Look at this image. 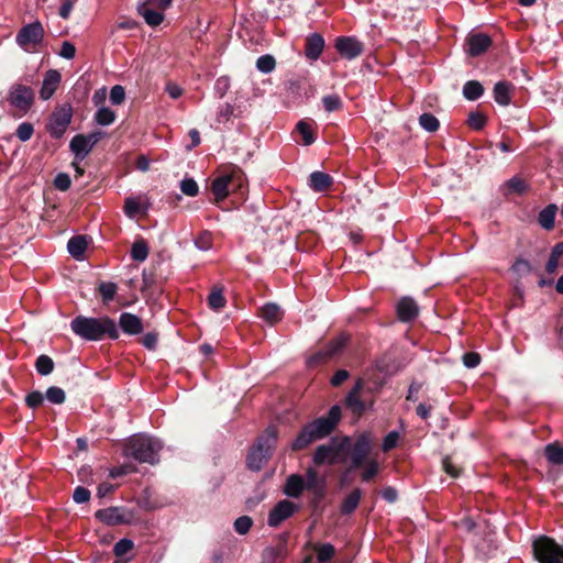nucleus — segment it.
Listing matches in <instances>:
<instances>
[{
  "mask_svg": "<svg viewBox=\"0 0 563 563\" xmlns=\"http://www.w3.org/2000/svg\"><path fill=\"white\" fill-rule=\"evenodd\" d=\"M341 419V408L333 406L325 417H320L307 423L291 444L294 451L302 450L312 442L328 437Z\"/></svg>",
  "mask_w": 563,
  "mask_h": 563,
  "instance_id": "1",
  "label": "nucleus"
},
{
  "mask_svg": "<svg viewBox=\"0 0 563 563\" xmlns=\"http://www.w3.org/2000/svg\"><path fill=\"white\" fill-rule=\"evenodd\" d=\"M70 329L76 335L87 341H100L106 335L112 340L119 338L117 323L109 317L77 316L71 320Z\"/></svg>",
  "mask_w": 563,
  "mask_h": 563,
  "instance_id": "2",
  "label": "nucleus"
},
{
  "mask_svg": "<svg viewBox=\"0 0 563 563\" xmlns=\"http://www.w3.org/2000/svg\"><path fill=\"white\" fill-rule=\"evenodd\" d=\"M162 449L159 440L137 434L132 437L126 446L125 453L139 462L154 464L158 461V452Z\"/></svg>",
  "mask_w": 563,
  "mask_h": 563,
  "instance_id": "3",
  "label": "nucleus"
},
{
  "mask_svg": "<svg viewBox=\"0 0 563 563\" xmlns=\"http://www.w3.org/2000/svg\"><path fill=\"white\" fill-rule=\"evenodd\" d=\"M277 430L275 427H268L265 433L257 440L256 445L251 450L247 456V465L253 471H260L263 464L272 455L276 442Z\"/></svg>",
  "mask_w": 563,
  "mask_h": 563,
  "instance_id": "4",
  "label": "nucleus"
},
{
  "mask_svg": "<svg viewBox=\"0 0 563 563\" xmlns=\"http://www.w3.org/2000/svg\"><path fill=\"white\" fill-rule=\"evenodd\" d=\"M245 181L244 174L239 168H233L231 172L216 177L211 183V191L216 201L224 200L230 192L242 190Z\"/></svg>",
  "mask_w": 563,
  "mask_h": 563,
  "instance_id": "5",
  "label": "nucleus"
},
{
  "mask_svg": "<svg viewBox=\"0 0 563 563\" xmlns=\"http://www.w3.org/2000/svg\"><path fill=\"white\" fill-rule=\"evenodd\" d=\"M5 101L12 108V115L21 118L31 109L34 102V92L31 87L15 82L10 86Z\"/></svg>",
  "mask_w": 563,
  "mask_h": 563,
  "instance_id": "6",
  "label": "nucleus"
},
{
  "mask_svg": "<svg viewBox=\"0 0 563 563\" xmlns=\"http://www.w3.org/2000/svg\"><path fill=\"white\" fill-rule=\"evenodd\" d=\"M44 27L40 21L24 25L16 34V44L25 52H35L44 40Z\"/></svg>",
  "mask_w": 563,
  "mask_h": 563,
  "instance_id": "7",
  "label": "nucleus"
},
{
  "mask_svg": "<svg viewBox=\"0 0 563 563\" xmlns=\"http://www.w3.org/2000/svg\"><path fill=\"white\" fill-rule=\"evenodd\" d=\"M347 443L349 439L345 438L341 441L332 439L327 444L319 445L313 454V463L316 465L336 463Z\"/></svg>",
  "mask_w": 563,
  "mask_h": 563,
  "instance_id": "8",
  "label": "nucleus"
},
{
  "mask_svg": "<svg viewBox=\"0 0 563 563\" xmlns=\"http://www.w3.org/2000/svg\"><path fill=\"white\" fill-rule=\"evenodd\" d=\"M102 136L103 132L101 131H96L87 135H75L69 143V148L75 155V158L78 161L85 159Z\"/></svg>",
  "mask_w": 563,
  "mask_h": 563,
  "instance_id": "9",
  "label": "nucleus"
},
{
  "mask_svg": "<svg viewBox=\"0 0 563 563\" xmlns=\"http://www.w3.org/2000/svg\"><path fill=\"white\" fill-rule=\"evenodd\" d=\"M71 117L73 110L69 106L60 107L54 111L47 126L49 134L55 139H59L70 124Z\"/></svg>",
  "mask_w": 563,
  "mask_h": 563,
  "instance_id": "10",
  "label": "nucleus"
},
{
  "mask_svg": "<svg viewBox=\"0 0 563 563\" xmlns=\"http://www.w3.org/2000/svg\"><path fill=\"white\" fill-rule=\"evenodd\" d=\"M96 518L108 526L131 523L133 516L120 507H109L96 512Z\"/></svg>",
  "mask_w": 563,
  "mask_h": 563,
  "instance_id": "11",
  "label": "nucleus"
},
{
  "mask_svg": "<svg viewBox=\"0 0 563 563\" xmlns=\"http://www.w3.org/2000/svg\"><path fill=\"white\" fill-rule=\"evenodd\" d=\"M372 450V440L368 434L364 433L360 435L351 451L352 466L351 468H357L363 466Z\"/></svg>",
  "mask_w": 563,
  "mask_h": 563,
  "instance_id": "12",
  "label": "nucleus"
},
{
  "mask_svg": "<svg viewBox=\"0 0 563 563\" xmlns=\"http://www.w3.org/2000/svg\"><path fill=\"white\" fill-rule=\"evenodd\" d=\"M297 508L292 501L287 499L280 500L268 514V526L273 528L278 527L283 521L291 517Z\"/></svg>",
  "mask_w": 563,
  "mask_h": 563,
  "instance_id": "13",
  "label": "nucleus"
},
{
  "mask_svg": "<svg viewBox=\"0 0 563 563\" xmlns=\"http://www.w3.org/2000/svg\"><path fill=\"white\" fill-rule=\"evenodd\" d=\"M150 208V199L146 195L128 197L124 200V213L133 219L141 214H146Z\"/></svg>",
  "mask_w": 563,
  "mask_h": 563,
  "instance_id": "14",
  "label": "nucleus"
},
{
  "mask_svg": "<svg viewBox=\"0 0 563 563\" xmlns=\"http://www.w3.org/2000/svg\"><path fill=\"white\" fill-rule=\"evenodd\" d=\"M347 339H349L347 335L340 334L333 341H331L329 343V345L323 351H320V352L316 353L314 355H312L309 358V364L323 362V361H327V360L333 357L334 355L339 354L345 346Z\"/></svg>",
  "mask_w": 563,
  "mask_h": 563,
  "instance_id": "15",
  "label": "nucleus"
},
{
  "mask_svg": "<svg viewBox=\"0 0 563 563\" xmlns=\"http://www.w3.org/2000/svg\"><path fill=\"white\" fill-rule=\"evenodd\" d=\"M335 48L341 56L353 59L362 54L363 44L354 37L342 36L336 38Z\"/></svg>",
  "mask_w": 563,
  "mask_h": 563,
  "instance_id": "16",
  "label": "nucleus"
},
{
  "mask_svg": "<svg viewBox=\"0 0 563 563\" xmlns=\"http://www.w3.org/2000/svg\"><path fill=\"white\" fill-rule=\"evenodd\" d=\"M466 52L471 56H479L492 45V40L483 33L470 34L466 38Z\"/></svg>",
  "mask_w": 563,
  "mask_h": 563,
  "instance_id": "17",
  "label": "nucleus"
},
{
  "mask_svg": "<svg viewBox=\"0 0 563 563\" xmlns=\"http://www.w3.org/2000/svg\"><path fill=\"white\" fill-rule=\"evenodd\" d=\"M60 74L55 69H51L45 74L40 90V97L43 100H48L54 95L60 82Z\"/></svg>",
  "mask_w": 563,
  "mask_h": 563,
  "instance_id": "18",
  "label": "nucleus"
},
{
  "mask_svg": "<svg viewBox=\"0 0 563 563\" xmlns=\"http://www.w3.org/2000/svg\"><path fill=\"white\" fill-rule=\"evenodd\" d=\"M119 325L122 331L129 335H135L143 331L142 320L130 312L121 313L119 318Z\"/></svg>",
  "mask_w": 563,
  "mask_h": 563,
  "instance_id": "19",
  "label": "nucleus"
},
{
  "mask_svg": "<svg viewBox=\"0 0 563 563\" xmlns=\"http://www.w3.org/2000/svg\"><path fill=\"white\" fill-rule=\"evenodd\" d=\"M418 305L412 298L404 297L399 300L397 305V314L401 321L408 322L413 320L418 316Z\"/></svg>",
  "mask_w": 563,
  "mask_h": 563,
  "instance_id": "20",
  "label": "nucleus"
},
{
  "mask_svg": "<svg viewBox=\"0 0 563 563\" xmlns=\"http://www.w3.org/2000/svg\"><path fill=\"white\" fill-rule=\"evenodd\" d=\"M323 48H324V40L320 34L313 33L307 37L306 48H305V54H306L307 58H309L311 60H317L320 57V55L322 54Z\"/></svg>",
  "mask_w": 563,
  "mask_h": 563,
  "instance_id": "21",
  "label": "nucleus"
},
{
  "mask_svg": "<svg viewBox=\"0 0 563 563\" xmlns=\"http://www.w3.org/2000/svg\"><path fill=\"white\" fill-rule=\"evenodd\" d=\"M514 85L508 81H498L494 87V99L500 106H508L511 101Z\"/></svg>",
  "mask_w": 563,
  "mask_h": 563,
  "instance_id": "22",
  "label": "nucleus"
},
{
  "mask_svg": "<svg viewBox=\"0 0 563 563\" xmlns=\"http://www.w3.org/2000/svg\"><path fill=\"white\" fill-rule=\"evenodd\" d=\"M305 489V479L302 476L292 474L288 476L284 486V493L288 497L297 498Z\"/></svg>",
  "mask_w": 563,
  "mask_h": 563,
  "instance_id": "23",
  "label": "nucleus"
},
{
  "mask_svg": "<svg viewBox=\"0 0 563 563\" xmlns=\"http://www.w3.org/2000/svg\"><path fill=\"white\" fill-rule=\"evenodd\" d=\"M137 12L143 16L145 22L151 26L159 25L164 20L163 11H156L150 8L147 3H139Z\"/></svg>",
  "mask_w": 563,
  "mask_h": 563,
  "instance_id": "24",
  "label": "nucleus"
},
{
  "mask_svg": "<svg viewBox=\"0 0 563 563\" xmlns=\"http://www.w3.org/2000/svg\"><path fill=\"white\" fill-rule=\"evenodd\" d=\"M296 129L302 137L303 145H311L316 141V123L309 120H300Z\"/></svg>",
  "mask_w": 563,
  "mask_h": 563,
  "instance_id": "25",
  "label": "nucleus"
},
{
  "mask_svg": "<svg viewBox=\"0 0 563 563\" xmlns=\"http://www.w3.org/2000/svg\"><path fill=\"white\" fill-rule=\"evenodd\" d=\"M284 312L276 303H266L261 309V318L269 324H275L283 319Z\"/></svg>",
  "mask_w": 563,
  "mask_h": 563,
  "instance_id": "26",
  "label": "nucleus"
},
{
  "mask_svg": "<svg viewBox=\"0 0 563 563\" xmlns=\"http://www.w3.org/2000/svg\"><path fill=\"white\" fill-rule=\"evenodd\" d=\"M332 185V177L322 172H313L309 176V186L314 191H323Z\"/></svg>",
  "mask_w": 563,
  "mask_h": 563,
  "instance_id": "27",
  "label": "nucleus"
},
{
  "mask_svg": "<svg viewBox=\"0 0 563 563\" xmlns=\"http://www.w3.org/2000/svg\"><path fill=\"white\" fill-rule=\"evenodd\" d=\"M544 455L550 464L563 465V446L559 442L547 444Z\"/></svg>",
  "mask_w": 563,
  "mask_h": 563,
  "instance_id": "28",
  "label": "nucleus"
},
{
  "mask_svg": "<svg viewBox=\"0 0 563 563\" xmlns=\"http://www.w3.org/2000/svg\"><path fill=\"white\" fill-rule=\"evenodd\" d=\"M88 242L85 236H73L67 243V250L73 257L80 260L87 249Z\"/></svg>",
  "mask_w": 563,
  "mask_h": 563,
  "instance_id": "29",
  "label": "nucleus"
},
{
  "mask_svg": "<svg viewBox=\"0 0 563 563\" xmlns=\"http://www.w3.org/2000/svg\"><path fill=\"white\" fill-rule=\"evenodd\" d=\"M363 387V382L357 380L354 388L346 396V405L353 411L361 413L364 410V404L358 398V393Z\"/></svg>",
  "mask_w": 563,
  "mask_h": 563,
  "instance_id": "30",
  "label": "nucleus"
},
{
  "mask_svg": "<svg viewBox=\"0 0 563 563\" xmlns=\"http://www.w3.org/2000/svg\"><path fill=\"white\" fill-rule=\"evenodd\" d=\"M556 211L558 207L555 205H549L539 213V223L543 229H553Z\"/></svg>",
  "mask_w": 563,
  "mask_h": 563,
  "instance_id": "31",
  "label": "nucleus"
},
{
  "mask_svg": "<svg viewBox=\"0 0 563 563\" xmlns=\"http://www.w3.org/2000/svg\"><path fill=\"white\" fill-rule=\"evenodd\" d=\"M227 303V299L223 296V288L220 286H214L209 296H208V305L211 309L218 311L222 309Z\"/></svg>",
  "mask_w": 563,
  "mask_h": 563,
  "instance_id": "32",
  "label": "nucleus"
},
{
  "mask_svg": "<svg viewBox=\"0 0 563 563\" xmlns=\"http://www.w3.org/2000/svg\"><path fill=\"white\" fill-rule=\"evenodd\" d=\"M362 492L361 489L356 488L353 492H351L343 500L341 505V511L345 515H349L353 512L361 499Z\"/></svg>",
  "mask_w": 563,
  "mask_h": 563,
  "instance_id": "33",
  "label": "nucleus"
},
{
  "mask_svg": "<svg viewBox=\"0 0 563 563\" xmlns=\"http://www.w3.org/2000/svg\"><path fill=\"white\" fill-rule=\"evenodd\" d=\"M483 86L476 80H470L463 87V96L467 100H476L483 95Z\"/></svg>",
  "mask_w": 563,
  "mask_h": 563,
  "instance_id": "34",
  "label": "nucleus"
},
{
  "mask_svg": "<svg viewBox=\"0 0 563 563\" xmlns=\"http://www.w3.org/2000/svg\"><path fill=\"white\" fill-rule=\"evenodd\" d=\"M115 112L110 108L101 107L95 114V121L99 125H110L115 120Z\"/></svg>",
  "mask_w": 563,
  "mask_h": 563,
  "instance_id": "35",
  "label": "nucleus"
},
{
  "mask_svg": "<svg viewBox=\"0 0 563 563\" xmlns=\"http://www.w3.org/2000/svg\"><path fill=\"white\" fill-rule=\"evenodd\" d=\"M148 256V247L145 241L140 240L133 243L131 249V257L134 261L143 262Z\"/></svg>",
  "mask_w": 563,
  "mask_h": 563,
  "instance_id": "36",
  "label": "nucleus"
},
{
  "mask_svg": "<svg viewBox=\"0 0 563 563\" xmlns=\"http://www.w3.org/2000/svg\"><path fill=\"white\" fill-rule=\"evenodd\" d=\"M35 367L38 374L46 376L53 372L54 362L47 355H40L36 358Z\"/></svg>",
  "mask_w": 563,
  "mask_h": 563,
  "instance_id": "37",
  "label": "nucleus"
},
{
  "mask_svg": "<svg viewBox=\"0 0 563 563\" xmlns=\"http://www.w3.org/2000/svg\"><path fill=\"white\" fill-rule=\"evenodd\" d=\"M420 126L428 132H435L439 126V120L431 113H423L419 117Z\"/></svg>",
  "mask_w": 563,
  "mask_h": 563,
  "instance_id": "38",
  "label": "nucleus"
},
{
  "mask_svg": "<svg viewBox=\"0 0 563 563\" xmlns=\"http://www.w3.org/2000/svg\"><path fill=\"white\" fill-rule=\"evenodd\" d=\"M98 289H99V292H100V295L102 297V300L104 302H109V301H111L114 298V296L117 294V290H118V287H117V285L114 283H111V282H107L106 283V282H103V283L99 284Z\"/></svg>",
  "mask_w": 563,
  "mask_h": 563,
  "instance_id": "39",
  "label": "nucleus"
},
{
  "mask_svg": "<svg viewBox=\"0 0 563 563\" xmlns=\"http://www.w3.org/2000/svg\"><path fill=\"white\" fill-rule=\"evenodd\" d=\"M276 66L275 58L272 55H263L257 58L256 67L260 71L268 74L274 70Z\"/></svg>",
  "mask_w": 563,
  "mask_h": 563,
  "instance_id": "40",
  "label": "nucleus"
},
{
  "mask_svg": "<svg viewBox=\"0 0 563 563\" xmlns=\"http://www.w3.org/2000/svg\"><path fill=\"white\" fill-rule=\"evenodd\" d=\"M322 104L327 112H333L342 108V100L338 95H328L322 98Z\"/></svg>",
  "mask_w": 563,
  "mask_h": 563,
  "instance_id": "41",
  "label": "nucleus"
},
{
  "mask_svg": "<svg viewBox=\"0 0 563 563\" xmlns=\"http://www.w3.org/2000/svg\"><path fill=\"white\" fill-rule=\"evenodd\" d=\"M486 122H487V118L482 112L476 111V112H471L468 114L467 123L473 130H476V131L482 130L485 126Z\"/></svg>",
  "mask_w": 563,
  "mask_h": 563,
  "instance_id": "42",
  "label": "nucleus"
},
{
  "mask_svg": "<svg viewBox=\"0 0 563 563\" xmlns=\"http://www.w3.org/2000/svg\"><path fill=\"white\" fill-rule=\"evenodd\" d=\"M180 190L186 196L196 197L199 192V187L194 178H185L180 181Z\"/></svg>",
  "mask_w": 563,
  "mask_h": 563,
  "instance_id": "43",
  "label": "nucleus"
},
{
  "mask_svg": "<svg viewBox=\"0 0 563 563\" xmlns=\"http://www.w3.org/2000/svg\"><path fill=\"white\" fill-rule=\"evenodd\" d=\"M45 396L48 399V401H51L52 404H56V405L63 404L66 398L65 391L62 388L56 387V386L49 387L46 390Z\"/></svg>",
  "mask_w": 563,
  "mask_h": 563,
  "instance_id": "44",
  "label": "nucleus"
},
{
  "mask_svg": "<svg viewBox=\"0 0 563 563\" xmlns=\"http://www.w3.org/2000/svg\"><path fill=\"white\" fill-rule=\"evenodd\" d=\"M195 245L201 251L212 247V234L209 231L201 232L195 240Z\"/></svg>",
  "mask_w": 563,
  "mask_h": 563,
  "instance_id": "45",
  "label": "nucleus"
},
{
  "mask_svg": "<svg viewBox=\"0 0 563 563\" xmlns=\"http://www.w3.org/2000/svg\"><path fill=\"white\" fill-rule=\"evenodd\" d=\"M252 525L253 520L251 517L242 516L234 521V529L239 534H245L250 531Z\"/></svg>",
  "mask_w": 563,
  "mask_h": 563,
  "instance_id": "46",
  "label": "nucleus"
},
{
  "mask_svg": "<svg viewBox=\"0 0 563 563\" xmlns=\"http://www.w3.org/2000/svg\"><path fill=\"white\" fill-rule=\"evenodd\" d=\"M335 553V549L330 543L319 545L317 549V558L319 562L329 561Z\"/></svg>",
  "mask_w": 563,
  "mask_h": 563,
  "instance_id": "47",
  "label": "nucleus"
},
{
  "mask_svg": "<svg viewBox=\"0 0 563 563\" xmlns=\"http://www.w3.org/2000/svg\"><path fill=\"white\" fill-rule=\"evenodd\" d=\"M364 465V471L362 473V479L364 482H368L372 479L378 472V463L376 460L372 459L367 461Z\"/></svg>",
  "mask_w": 563,
  "mask_h": 563,
  "instance_id": "48",
  "label": "nucleus"
},
{
  "mask_svg": "<svg viewBox=\"0 0 563 563\" xmlns=\"http://www.w3.org/2000/svg\"><path fill=\"white\" fill-rule=\"evenodd\" d=\"M305 488L317 492L318 488V473L314 468H308L306 472Z\"/></svg>",
  "mask_w": 563,
  "mask_h": 563,
  "instance_id": "49",
  "label": "nucleus"
},
{
  "mask_svg": "<svg viewBox=\"0 0 563 563\" xmlns=\"http://www.w3.org/2000/svg\"><path fill=\"white\" fill-rule=\"evenodd\" d=\"M33 132V125L29 122H23L16 129V136L20 141L26 142L32 137Z\"/></svg>",
  "mask_w": 563,
  "mask_h": 563,
  "instance_id": "50",
  "label": "nucleus"
},
{
  "mask_svg": "<svg viewBox=\"0 0 563 563\" xmlns=\"http://www.w3.org/2000/svg\"><path fill=\"white\" fill-rule=\"evenodd\" d=\"M133 549V542L129 539L119 540L113 548V552L117 556H122Z\"/></svg>",
  "mask_w": 563,
  "mask_h": 563,
  "instance_id": "51",
  "label": "nucleus"
},
{
  "mask_svg": "<svg viewBox=\"0 0 563 563\" xmlns=\"http://www.w3.org/2000/svg\"><path fill=\"white\" fill-rule=\"evenodd\" d=\"M125 99V90L122 86L115 85L110 90V101L113 104H121Z\"/></svg>",
  "mask_w": 563,
  "mask_h": 563,
  "instance_id": "52",
  "label": "nucleus"
},
{
  "mask_svg": "<svg viewBox=\"0 0 563 563\" xmlns=\"http://www.w3.org/2000/svg\"><path fill=\"white\" fill-rule=\"evenodd\" d=\"M26 405L30 408H36L44 401V395L41 391H32L25 398Z\"/></svg>",
  "mask_w": 563,
  "mask_h": 563,
  "instance_id": "53",
  "label": "nucleus"
},
{
  "mask_svg": "<svg viewBox=\"0 0 563 563\" xmlns=\"http://www.w3.org/2000/svg\"><path fill=\"white\" fill-rule=\"evenodd\" d=\"M398 440H399V433L396 432V431H391L389 432L385 438H384V441H383V450L385 452L394 449L397 443H398Z\"/></svg>",
  "mask_w": 563,
  "mask_h": 563,
  "instance_id": "54",
  "label": "nucleus"
},
{
  "mask_svg": "<svg viewBox=\"0 0 563 563\" xmlns=\"http://www.w3.org/2000/svg\"><path fill=\"white\" fill-rule=\"evenodd\" d=\"M70 184V177L65 173H59L54 179L55 187L63 191L67 190Z\"/></svg>",
  "mask_w": 563,
  "mask_h": 563,
  "instance_id": "55",
  "label": "nucleus"
},
{
  "mask_svg": "<svg viewBox=\"0 0 563 563\" xmlns=\"http://www.w3.org/2000/svg\"><path fill=\"white\" fill-rule=\"evenodd\" d=\"M73 498L77 504L87 503L90 499V492L82 486H78L74 490Z\"/></svg>",
  "mask_w": 563,
  "mask_h": 563,
  "instance_id": "56",
  "label": "nucleus"
},
{
  "mask_svg": "<svg viewBox=\"0 0 563 563\" xmlns=\"http://www.w3.org/2000/svg\"><path fill=\"white\" fill-rule=\"evenodd\" d=\"M481 362V356L478 353L475 352H468L463 355V364L467 368H474L476 367Z\"/></svg>",
  "mask_w": 563,
  "mask_h": 563,
  "instance_id": "57",
  "label": "nucleus"
},
{
  "mask_svg": "<svg viewBox=\"0 0 563 563\" xmlns=\"http://www.w3.org/2000/svg\"><path fill=\"white\" fill-rule=\"evenodd\" d=\"M507 187L515 192H523L527 188L525 180L519 177H512L508 180Z\"/></svg>",
  "mask_w": 563,
  "mask_h": 563,
  "instance_id": "58",
  "label": "nucleus"
},
{
  "mask_svg": "<svg viewBox=\"0 0 563 563\" xmlns=\"http://www.w3.org/2000/svg\"><path fill=\"white\" fill-rule=\"evenodd\" d=\"M158 335L155 332H148L142 338V344L147 350H154L157 345Z\"/></svg>",
  "mask_w": 563,
  "mask_h": 563,
  "instance_id": "59",
  "label": "nucleus"
},
{
  "mask_svg": "<svg viewBox=\"0 0 563 563\" xmlns=\"http://www.w3.org/2000/svg\"><path fill=\"white\" fill-rule=\"evenodd\" d=\"M59 55L66 59H73L76 55V47L70 42H64Z\"/></svg>",
  "mask_w": 563,
  "mask_h": 563,
  "instance_id": "60",
  "label": "nucleus"
},
{
  "mask_svg": "<svg viewBox=\"0 0 563 563\" xmlns=\"http://www.w3.org/2000/svg\"><path fill=\"white\" fill-rule=\"evenodd\" d=\"M512 269L519 275H525L531 271V266L530 263L526 260H517L512 265Z\"/></svg>",
  "mask_w": 563,
  "mask_h": 563,
  "instance_id": "61",
  "label": "nucleus"
},
{
  "mask_svg": "<svg viewBox=\"0 0 563 563\" xmlns=\"http://www.w3.org/2000/svg\"><path fill=\"white\" fill-rule=\"evenodd\" d=\"M232 114H233V108L231 104L227 103L219 109L218 114H217V121L218 122L228 121Z\"/></svg>",
  "mask_w": 563,
  "mask_h": 563,
  "instance_id": "62",
  "label": "nucleus"
},
{
  "mask_svg": "<svg viewBox=\"0 0 563 563\" xmlns=\"http://www.w3.org/2000/svg\"><path fill=\"white\" fill-rule=\"evenodd\" d=\"M75 1L76 0H64L60 8H59V11H58V14L62 19H68L69 15H70V12L74 8V4H75Z\"/></svg>",
  "mask_w": 563,
  "mask_h": 563,
  "instance_id": "63",
  "label": "nucleus"
},
{
  "mask_svg": "<svg viewBox=\"0 0 563 563\" xmlns=\"http://www.w3.org/2000/svg\"><path fill=\"white\" fill-rule=\"evenodd\" d=\"M166 92L172 99H178L183 95V88L175 82L166 85Z\"/></svg>",
  "mask_w": 563,
  "mask_h": 563,
  "instance_id": "64",
  "label": "nucleus"
}]
</instances>
